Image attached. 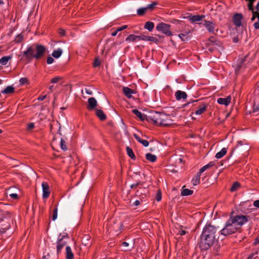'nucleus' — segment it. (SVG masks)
I'll list each match as a JSON object with an SVG mask.
<instances>
[{
	"mask_svg": "<svg viewBox=\"0 0 259 259\" xmlns=\"http://www.w3.org/2000/svg\"><path fill=\"white\" fill-rule=\"evenodd\" d=\"M162 198V194L160 190H158L157 192L155 199L157 201H160L161 200Z\"/></svg>",
	"mask_w": 259,
	"mask_h": 259,
	"instance_id": "obj_44",
	"label": "nucleus"
},
{
	"mask_svg": "<svg viewBox=\"0 0 259 259\" xmlns=\"http://www.w3.org/2000/svg\"><path fill=\"white\" fill-rule=\"evenodd\" d=\"M145 157H146V158L147 159V160H148V161H149L151 162H154L156 161V160L157 159V157L156 155L152 154L149 153H147L145 155Z\"/></svg>",
	"mask_w": 259,
	"mask_h": 259,
	"instance_id": "obj_27",
	"label": "nucleus"
},
{
	"mask_svg": "<svg viewBox=\"0 0 259 259\" xmlns=\"http://www.w3.org/2000/svg\"><path fill=\"white\" fill-rule=\"evenodd\" d=\"M227 152V149L226 148H223L221 149V150L220 152H218L216 154L215 157L217 159H220L226 154Z\"/></svg>",
	"mask_w": 259,
	"mask_h": 259,
	"instance_id": "obj_25",
	"label": "nucleus"
},
{
	"mask_svg": "<svg viewBox=\"0 0 259 259\" xmlns=\"http://www.w3.org/2000/svg\"><path fill=\"white\" fill-rule=\"evenodd\" d=\"M147 10V8L146 7L140 8L137 10V14L139 16H143Z\"/></svg>",
	"mask_w": 259,
	"mask_h": 259,
	"instance_id": "obj_41",
	"label": "nucleus"
},
{
	"mask_svg": "<svg viewBox=\"0 0 259 259\" xmlns=\"http://www.w3.org/2000/svg\"><path fill=\"white\" fill-rule=\"evenodd\" d=\"M140 203L141 202L139 200H137L134 202L133 205L135 206H138L140 204Z\"/></svg>",
	"mask_w": 259,
	"mask_h": 259,
	"instance_id": "obj_61",
	"label": "nucleus"
},
{
	"mask_svg": "<svg viewBox=\"0 0 259 259\" xmlns=\"http://www.w3.org/2000/svg\"><path fill=\"white\" fill-rule=\"evenodd\" d=\"M134 136L137 141L141 143L145 147H147L149 145V142L145 140L141 139L140 137L137 134H134Z\"/></svg>",
	"mask_w": 259,
	"mask_h": 259,
	"instance_id": "obj_23",
	"label": "nucleus"
},
{
	"mask_svg": "<svg viewBox=\"0 0 259 259\" xmlns=\"http://www.w3.org/2000/svg\"><path fill=\"white\" fill-rule=\"evenodd\" d=\"M252 16L251 18V20L252 21H253L255 20V18H257V19L258 15H257V14H259V13L258 12L253 11V12H252Z\"/></svg>",
	"mask_w": 259,
	"mask_h": 259,
	"instance_id": "obj_46",
	"label": "nucleus"
},
{
	"mask_svg": "<svg viewBox=\"0 0 259 259\" xmlns=\"http://www.w3.org/2000/svg\"><path fill=\"white\" fill-rule=\"evenodd\" d=\"M246 1L248 2V8L249 11H251L252 12L254 11L253 8V4L256 0H245Z\"/></svg>",
	"mask_w": 259,
	"mask_h": 259,
	"instance_id": "obj_38",
	"label": "nucleus"
},
{
	"mask_svg": "<svg viewBox=\"0 0 259 259\" xmlns=\"http://www.w3.org/2000/svg\"><path fill=\"white\" fill-rule=\"evenodd\" d=\"M253 205L255 207L259 208V200L254 201Z\"/></svg>",
	"mask_w": 259,
	"mask_h": 259,
	"instance_id": "obj_60",
	"label": "nucleus"
},
{
	"mask_svg": "<svg viewBox=\"0 0 259 259\" xmlns=\"http://www.w3.org/2000/svg\"><path fill=\"white\" fill-rule=\"evenodd\" d=\"M175 96L177 100H180L181 99H186L187 97V95L186 92L178 90L176 92Z\"/></svg>",
	"mask_w": 259,
	"mask_h": 259,
	"instance_id": "obj_14",
	"label": "nucleus"
},
{
	"mask_svg": "<svg viewBox=\"0 0 259 259\" xmlns=\"http://www.w3.org/2000/svg\"><path fill=\"white\" fill-rule=\"evenodd\" d=\"M54 59L52 57L50 56L48 57L47 62L48 64H52L54 62Z\"/></svg>",
	"mask_w": 259,
	"mask_h": 259,
	"instance_id": "obj_53",
	"label": "nucleus"
},
{
	"mask_svg": "<svg viewBox=\"0 0 259 259\" xmlns=\"http://www.w3.org/2000/svg\"><path fill=\"white\" fill-rule=\"evenodd\" d=\"M140 184V183H137L136 184H133L131 185V188H135V187H137Z\"/></svg>",
	"mask_w": 259,
	"mask_h": 259,
	"instance_id": "obj_63",
	"label": "nucleus"
},
{
	"mask_svg": "<svg viewBox=\"0 0 259 259\" xmlns=\"http://www.w3.org/2000/svg\"><path fill=\"white\" fill-rule=\"evenodd\" d=\"M97 105V102L95 98L92 97L88 99V105L87 108L89 110L95 109Z\"/></svg>",
	"mask_w": 259,
	"mask_h": 259,
	"instance_id": "obj_11",
	"label": "nucleus"
},
{
	"mask_svg": "<svg viewBox=\"0 0 259 259\" xmlns=\"http://www.w3.org/2000/svg\"><path fill=\"white\" fill-rule=\"evenodd\" d=\"M207 105L206 104H202L198 107V109L196 110L195 114L196 115H201L206 111Z\"/></svg>",
	"mask_w": 259,
	"mask_h": 259,
	"instance_id": "obj_17",
	"label": "nucleus"
},
{
	"mask_svg": "<svg viewBox=\"0 0 259 259\" xmlns=\"http://www.w3.org/2000/svg\"><path fill=\"white\" fill-rule=\"evenodd\" d=\"M231 98L230 96H228L226 98H219L217 100V102L219 104L221 105H224L227 106L231 102Z\"/></svg>",
	"mask_w": 259,
	"mask_h": 259,
	"instance_id": "obj_15",
	"label": "nucleus"
},
{
	"mask_svg": "<svg viewBox=\"0 0 259 259\" xmlns=\"http://www.w3.org/2000/svg\"><path fill=\"white\" fill-rule=\"evenodd\" d=\"M167 116L162 113L158 112L151 113V115L148 116L149 120H151L154 124L158 125L166 126L169 123L167 120Z\"/></svg>",
	"mask_w": 259,
	"mask_h": 259,
	"instance_id": "obj_3",
	"label": "nucleus"
},
{
	"mask_svg": "<svg viewBox=\"0 0 259 259\" xmlns=\"http://www.w3.org/2000/svg\"><path fill=\"white\" fill-rule=\"evenodd\" d=\"M14 88L12 86H8L6 89L2 91V93L4 94H11L14 92Z\"/></svg>",
	"mask_w": 259,
	"mask_h": 259,
	"instance_id": "obj_31",
	"label": "nucleus"
},
{
	"mask_svg": "<svg viewBox=\"0 0 259 259\" xmlns=\"http://www.w3.org/2000/svg\"><path fill=\"white\" fill-rule=\"evenodd\" d=\"M20 83L21 85H24L28 83V79L27 78H21L19 80Z\"/></svg>",
	"mask_w": 259,
	"mask_h": 259,
	"instance_id": "obj_45",
	"label": "nucleus"
},
{
	"mask_svg": "<svg viewBox=\"0 0 259 259\" xmlns=\"http://www.w3.org/2000/svg\"><path fill=\"white\" fill-rule=\"evenodd\" d=\"M9 228V225H8L6 228H2L0 229V234H2L6 232V230L8 229Z\"/></svg>",
	"mask_w": 259,
	"mask_h": 259,
	"instance_id": "obj_54",
	"label": "nucleus"
},
{
	"mask_svg": "<svg viewBox=\"0 0 259 259\" xmlns=\"http://www.w3.org/2000/svg\"><path fill=\"white\" fill-rule=\"evenodd\" d=\"M126 150L127 155L133 159H135L136 158V156L134 153L133 150L129 147H127L126 148Z\"/></svg>",
	"mask_w": 259,
	"mask_h": 259,
	"instance_id": "obj_35",
	"label": "nucleus"
},
{
	"mask_svg": "<svg viewBox=\"0 0 259 259\" xmlns=\"http://www.w3.org/2000/svg\"><path fill=\"white\" fill-rule=\"evenodd\" d=\"M133 113H134L139 119L144 121L146 119V115L144 114H142L140 111L137 109H134L132 111Z\"/></svg>",
	"mask_w": 259,
	"mask_h": 259,
	"instance_id": "obj_22",
	"label": "nucleus"
},
{
	"mask_svg": "<svg viewBox=\"0 0 259 259\" xmlns=\"http://www.w3.org/2000/svg\"><path fill=\"white\" fill-rule=\"evenodd\" d=\"M23 35L21 34H19L16 36L14 41L17 43L21 42L23 40Z\"/></svg>",
	"mask_w": 259,
	"mask_h": 259,
	"instance_id": "obj_42",
	"label": "nucleus"
},
{
	"mask_svg": "<svg viewBox=\"0 0 259 259\" xmlns=\"http://www.w3.org/2000/svg\"><path fill=\"white\" fill-rule=\"evenodd\" d=\"M34 51L35 45H33L32 46L28 47L27 50L23 52V54L26 59L31 60L34 58V56L35 55Z\"/></svg>",
	"mask_w": 259,
	"mask_h": 259,
	"instance_id": "obj_8",
	"label": "nucleus"
},
{
	"mask_svg": "<svg viewBox=\"0 0 259 259\" xmlns=\"http://www.w3.org/2000/svg\"><path fill=\"white\" fill-rule=\"evenodd\" d=\"M190 31H185L184 33H180L178 35L179 37L181 38L183 41H188L190 39V37L188 36L189 33Z\"/></svg>",
	"mask_w": 259,
	"mask_h": 259,
	"instance_id": "obj_21",
	"label": "nucleus"
},
{
	"mask_svg": "<svg viewBox=\"0 0 259 259\" xmlns=\"http://www.w3.org/2000/svg\"><path fill=\"white\" fill-rule=\"evenodd\" d=\"M243 145L242 141H238L237 144L236 145V147L237 148H238L239 146H242Z\"/></svg>",
	"mask_w": 259,
	"mask_h": 259,
	"instance_id": "obj_62",
	"label": "nucleus"
},
{
	"mask_svg": "<svg viewBox=\"0 0 259 259\" xmlns=\"http://www.w3.org/2000/svg\"><path fill=\"white\" fill-rule=\"evenodd\" d=\"M10 213L6 211L0 210V220L10 218Z\"/></svg>",
	"mask_w": 259,
	"mask_h": 259,
	"instance_id": "obj_29",
	"label": "nucleus"
},
{
	"mask_svg": "<svg viewBox=\"0 0 259 259\" xmlns=\"http://www.w3.org/2000/svg\"><path fill=\"white\" fill-rule=\"evenodd\" d=\"M257 15H258V19H257V21L253 24V26L255 29H259V14Z\"/></svg>",
	"mask_w": 259,
	"mask_h": 259,
	"instance_id": "obj_52",
	"label": "nucleus"
},
{
	"mask_svg": "<svg viewBox=\"0 0 259 259\" xmlns=\"http://www.w3.org/2000/svg\"><path fill=\"white\" fill-rule=\"evenodd\" d=\"M42 188V198L46 199L50 196L51 191L48 184L46 182H43L41 184Z\"/></svg>",
	"mask_w": 259,
	"mask_h": 259,
	"instance_id": "obj_10",
	"label": "nucleus"
},
{
	"mask_svg": "<svg viewBox=\"0 0 259 259\" xmlns=\"http://www.w3.org/2000/svg\"><path fill=\"white\" fill-rule=\"evenodd\" d=\"M100 64H101L100 61L98 59H96L94 61L93 65H94V67H99L100 65Z\"/></svg>",
	"mask_w": 259,
	"mask_h": 259,
	"instance_id": "obj_50",
	"label": "nucleus"
},
{
	"mask_svg": "<svg viewBox=\"0 0 259 259\" xmlns=\"http://www.w3.org/2000/svg\"><path fill=\"white\" fill-rule=\"evenodd\" d=\"M122 91L124 95L129 99L131 98L132 97V95L135 93V92L134 90H132L126 87H123Z\"/></svg>",
	"mask_w": 259,
	"mask_h": 259,
	"instance_id": "obj_12",
	"label": "nucleus"
},
{
	"mask_svg": "<svg viewBox=\"0 0 259 259\" xmlns=\"http://www.w3.org/2000/svg\"><path fill=\"white\" fill-rule=\"evenodd\" d=\"M10 196L13 199H17L18 198V195L16 193L10 194Z\"/></svg>",
	"mask_w": 259,
	"mask_h": 259,
	"instance_id": "obj_58",
	"label": "nucleus"
},
{
	"mask_svg": "<svg viewBox=\"0 0 259 259\" xmlns=\"http://www.w3.org/2000/svg\"><path fill=\"white\" fill-rule=\"evenodd\" d=\"M35 51L36 53L34 56V58L36 60L40 59L44 56L46 51V48L45 46L41 45H35Z\"/></svg>",
	"mask_w": 259,
	"mask_h": 259,
	"instance_id": "obj_7",
	"label": "nucleus"
},
{
	"mask_svg": "<svg viewBox=\"0 0 259 259\" xmlns=\"http://www.w3.org/2000/svg\"><path fill=\"white\" fill-rule=\"evenodd\" d=\"M193 191L188 189H183L181 191V195L188 196L193 194Z\"/></svg>",
	"mask_w": 259,
	"mask_h": 259,
	"instance_id": "obj_36",
	"label": "nucleus"
},
{
	"mask_svg": "<svg viewBox=\"0 0 259 259\" xmlns=\"http://www.w3.org/2000/svg\"><path fill=\"white\" fill-rule=\"evenodd\" d=\"M215 163L213 161L209 162L207 164L203 166L202 167H201L199 171L200 172L202 173L206 169L212 167L213 165H214Z\"/></svg>",
	"mask_w": 259,
	"mask_h": 259,
	"instance_id": "obj_28",
	"label": "nucleus"
},
{
	"mask_svg": "<svg viewBox=\"0 0 259 259\" xmlns=\"http://www.w3.org/2000/svg\"><path fill=\"white\" fill-rule=\"evenodd\" d=\"M170 25L169 24L160 23L156 26V28L158 31L162 32L166 35L171 36L172 35V32L170 30Z\"/></svg>",
	"mask_w": 259,
	"mask_h": 259,
	"instance_id": "obj_6",
	"label": "nucleus"
},
{
	"mask_svg": "<svg viewBox=\"0 0 259 259\" xmlns=\"http://www.w3.org/2000/svg\"><path fill=\"white\" fill-rule=\"evenodd\" d=\"M202 173L200 171L197 173L192 180L193 185L196 186L200 183V176Z\"/></svg>",
	"mask_w": 259,
	"mask_h": 259,
	"instance_id": "obj_20",
	"label": "nucleus"
},
{
	"mask_svg": "<svg viewBox=\"0 0 259 259\" xmlns=\"http://www.w3.org/2000/svg\"><path fill=\"white\" fill-rule=\"evenodd\" d=\"M57 212H58L57 208H55V209L53 210V217H52V220L53 221L56 220V219L57 218V215H58Z\"/></svg>",
	"mask_w": 259,
	"mask_h": 259,
	"instance_id": "obj_49",
	"label": "nucleus"
},
{
	"mask_svg": "<svg viewBox=\"0 0 259 259\" xmlns=\"http://www.w3.org/2000/svg\"><path fill=\"white\" fill-rule=\"evenodd\" d=\"M258 243H259V235L256 237V238L254 240V241L253 242V244L254 245H257Z\"/></svg>",
	"mask_w": 259,
	"mask_h": 259,
	"instance_id": "obj_57",
	"label": "nucleus"
},
{
	"mask_svg": "<svg viewBox=\"0 0 259 259\" xmlns=\"http://www.w3.org/2000/svg\"><path fill=\"white\" fill-rule=\"evenodd\" d=\"M186 231L185 230H182L179 231V234L180 235L182 236V235H184L185 234H186Z\"/></svg>",
	"mask_w": 259,
	"mask_h": 259,
	"instance_id": "obj_64",
	"label": "nucleus"
},
{
	"mask_svg": "<svg viewBox=\"0 0 259 259\" xmlns=\"http://www.w3.org/2000/svg\"><path fill=\"white\" fill-rule=\"evenodd\" d=\"M127 28V25H122L121 27H118L116 29V30H117V31H118V32L120 31H122V30H123L126 29Z\"/></svg>",
	"mask_w": 259,
	"mask_h": 259,
	"instance_id": "obj_51",
	"label": "nucleus"
},
{
	"mask_svg": "<svg viewBox=\"0 0 259 259\" xmlns=\"http://www.w3.org/2000/svg\"><path fill=\"white\" fill-rule=\"evenodd\" d=\"M96 115L101 120H104L106 118V116L102 110L97 109L96 111Z\"/></svg>",
	"mask_w": 259,
	"mask_h": 259,
	"instance_id": "obj_24",
	"label": "nucleus"
},
{
	"mask_svg": "<svg viewBox=\"0 0 259 259\" xmlns=\"http://www.w3.org/2000/svg\"><path fill=\"white\" fill-rule=\"evenodd\" d=\"M206 49L212 52L215 50L220 51L222 50V43L216 38L211 36L206 42Z\"/></svg>",
	"mask_w": 259,
	"mask_h": 259,
	"instance_id": "obj_4",
	"label": "nucleus"
},
{
	"mask_svg": "<svg viewBox=\"0 0 259 259\" xmlns=\"http://www.w3.org/2000/svg\"><path fill=\"white\" fill-rule=\"evenodd\" d=\"M154 38L153 37L148 36L145 35H139V40L144 41H153Z\"/></svg>",
	"mask_w": 259,
	"mask_h": 259,
	"instance_id": "obj_34",
	"label": "nucleus"
},
{
	"mask_svg": "<svg viewBox=\"0 0 259 259\" xmlns=\"http://www.w3.org/2000/svg\"><path fill=\"white\" fill-rule=\"evenodd\" d=\"M59 33L61 36H64L65 34V31L64 29H60L59 30Z\"/></svg>",
	"mask_w": 259,
	"mask_h": 259,
	"instance_id": "obj_56",
	"label": "nucleus"
},
{
	"mask_svg": "<svg viewBox=\"0 0 259 259\" xmlns=\"http://www.w3.org/2000/svg\"><path fill=\"white\" fill-rule=\"evenodd\" d=\"M69 236L66 233H63L60 234L58 236L57 242V252L59 254L62 249L67 244V240H68Z\"/></svg>",
	"mask_w": 259,
	"mask_h": 259,
	"instance_id": "obj_5",
	"label": "nucleus"
},
{
	"mask_svg": "<svg viewBox=\"0 0 259 259\" xmlns=\"http://www.w3.org/2000/svg\"><path fill=\"white\" fill-rule=\"evenodd\" d=\"M203 25L210 33H214L215 30H218L217 29H215V24L212 22L204 20Z\"/></svg>",
	"mask_w": 259,
	"mask_h": 259,
	"instance_id": "obj_9",
	"label": "nucleus"
},
{
	"mask_svg": "<svg viewBox=\"0 0 259 259\" xmlns=\"http://www.w3.org/2000/svg\"><path fill=\"white\" fill-rule=\"evenodd\" d=\"M204 18V15H194L189 17V20L192 23H198Z\"/></svg>",
	"mask_w": 259,
	"mask_h": 259,
	"instance_id": "obj_16",
	"label": "nucleus"
},
{
	"mask_svg": "<svg viewBox=\"0 0 259 259\" xmlns=\"http://www.w3.org/2000/svg\"><path fill=\"white\" fill-rule=\"evenodd\" d=\"M46 97H47L46 95H43V96H40L38 97V100L39 101H43L46 98Z\"/></svg>",
	"mask_w": 259,
	"mask_h": 259,
	"instance_id": "obj_59",
	"label": "nucleus"
},
{
	"mask_svg": "<svg viewBox=\"0 0 259 259\" xmlns=\"http://www.w3.org/2000/svg\"><path fill=\"white\" fill-rule=\"evenodd\" d=\"M11 56H7L3 57L0 59V64L3 65H6L7 64L8 61L12 59Z\"/></svg>",
	"mask_w": 259,
	"mask_h": 259,
	"instance_id": "obj_26",
	"label": "nucleus"
},
{
	"mask_svg": "<svg viewBox=\"0 0 259 259\" xmlns=\"http://www.w3.org/2000/svg\"><path fill=\"white\" fill-rule=\"evenodd\" d=\"M239 187H240V184L238 182H236L234 183L232 185V186H231V187L230 188V191L231 192L235 191L237 190H238Z\"/></svg>",
	"mask_w": 259,
	"mask_h": 259,
	"instance_id": "obj_37",
	"label": "nucleus"
},
{
	"mask_svg": "<svg viewBox=\"0 0 259 259\" xmlns=\"http://www.w3.org/2000/svg\"><path fill=\"white\" fill-rule=\"evenodd\" d=\"M60 146H61V149L63 151H66L67 150V146L66 145V142L62 138L61 139Z\"/></svg>",
	"mask_w": 259,
	"mask_h": 259,
	"instance_id": "obj_39",
	"label": "nucleus"
},
{
	"mask_svg": "<svg viewBox=\"0 0 259 259\" xmlns=\"http://www.w3.org/2000/svg\"><path fill=\"white\" fill-rule=\"evenodd\" d=\"M62 50L60 48L54 50L52 53V56L55 58H59L62 54Z\"/></svg>",
	"mask_w": 259,
	"mask_h": 259,
	"instance_id": "obj_30",
	"label": "nucleus"
},
{
	"mask_svg": "<svg viewBox=\"0 0 259 259\" xmlns=\"http://www.w3.org/2000/svg\"><path fill=\"white\" fill-rule=\"evenodd\" d=\"M74 254L72 251L71 248L70 246H67L66 247V259H73Z\"/></svg>",
	"mask_w": 259,
	"mask_h": 259,
	"instance_id": "obj_18",
	"label": "nucleus"
},
{
	"mask_svg": "<svg viewBox=\"0 0 259 259\" xmlns=\"http://www.w3.org/2000/svg\"><path fill=\"white\" fill-rule=\"evenodd\" d=\"M243 62H244V60L241 59L240 60V62H239V63H238V64H237L236 65V67H235V73H238L239 70L242 68Z\"/></svg>",
	"mask_w": 259,
	"mask_h": 259,
	"instance_id": "obj_40",
	"label": "nucleus"
},
{
	"mask_svg": "<svg viewBox=\"0 0 259 259\" xmlns=\"http://www.w3.org/2000/svg\"><path fill=\"white\" fill-rule=\"evenodd\" d=\"M154 26V24L153 22L148 21L145 23L144 28L149 31H151L153 30Z\"/></svg>",
	"mask_w": 259,
	"mask_h": 259,
	"instance_id": "obj_33",
	"label": "nucleus"
},
{
	"mask_svg": "<svg viewBox=\"0 0 259 259\" xmlns=\"http://www.w3.org/2000/svg\"><path fill=\"white\" fill-rule=\"evenodd\" d=\"M34 127V124L33 123H29L27 125V128L29 130H32Z\"/></svg>",
	"mask_w": 259,
	"mask_h": 259,
	"instance_id": "obj_55",
	"label": "nucleus"
},
{
	"mask_svg": "<svg viewBox=\"0 0 259 259\" xmlns=\"http://www.w3.org/2000/svg\"><path fill=\"white\" fill-rule=\"evenodd\" d=\"M248 222V217L243 215H231L226 222L221 233L227 236L235 233L245 223Z\"/></svg>",
	"mask_w": 259,
	"mask_h": 259,
	"instance_id": "obj_1",
	"label": "nucleus"
},
{
	"mask_svg": "<svg viewBox=\"0 0 259 259\" xmlns=\"http://www.w3.org/2000/svg\"><path fill=\"white\" fill-rule=\"evenodd\" d=\"M217 229L210 224L206 225L201 235L199 247L202 250L209 249L217 241Z\"/></svg>",
	"mask_w": 259,
	"mask_h": 259,
	"instance_id": "obj_2",
	"label": "nucleus"
},
{
	"mask_svg": "<svg viewBox=\"0 0 259 259\" xmlns=\"http://www.w3.org/2000/svg\"><path fill=\"white\" fill-rule=\"evenodd\" d=\"M242 19V16L240 14H236L234 15L233 17V22L234 24L237 26L239 27L241 25V20Z\"/></svg>",
	"mask_w": 259,
	"mask_h": 259,
	"instance_id": "obj_13",
	"label": "nucleus"
},
{
	"mask_svg": "<svg viewBox=\"0 0 259 259\" xmlns=\"http://www.w3.org/2000/svg\"><path fill=\"white\" fill-rule=\"evenodd\" d=\"M259 112V103L256 101H254V105L252 112L255 115H257Z\"/></svg>",
	"mask_w": 259,
	"mask_h": 259,
	"instance_id": "obj_32",
	"label": "nucleus"
},
{
	"mask_svg": "<svg viewBox=\"0 0 259 259\" xmlns=\"http://www.w3.org/2000/svg\"><path fill=\"white\" fill-rule=\"evenodd\" d=\"M122 245L123 247H124L125 248L124 250L126 251H130L133 248V246H132L131 248H128L127 247L129 246V243L126 242H123L122 243Z\"/></svg>",
	"mask_w": 259,
	"mask_h": 259,
	"instance_id": "obj_43",
	"label": "nucleus"
},
{
	"mask_svg": "<svg viewBox=\"0 0 259 259\" xmlns=\"http://www.w3.org/2000/svg\"><path fill=\"white\" fill-rule=\"evenodd\" d=\"M156 5H157L156 3L153 2L152 4L148 5L146 7V8H147V10H152Z\"/></svg>",
	"mask_w": 259,
	"mask_h": 259,
	"instance_id": "obj_47",
	"label": "nucleus"
},
{
	"mask_svg": "<svg viewBox=\"0 0 259 259\" xmlns=\"http://www.w3.org/2000/svg\"><path fill=\"white\" fill-rule=\"evenodd\" d=\"M127 42H136L139 41V35H135L134 34H130L127 36L125 39Z\"/></svg>",
	"mask_w": 259,
	"mask_h": 259,
	"instance_id": "obj_19",
	"label": "nucleus"
},
{
	"mask_svg": "<svg viewBox=\"0 0 259 259\" xmlns=\"http://www.w3.org/2000/svg\"><path fill=\"white\" fill-rule=\"evenodd\" d=\"M61 79V77L56 76V77L53 78L51 79V81L52 83H56L58 82L59 81V80H60Z\"/></svg>",
	"mask_w": 259,
	"mask_h": 259,
	"instance_id": "obj_48",
	"label": "nucleus"
}]
</instances>
